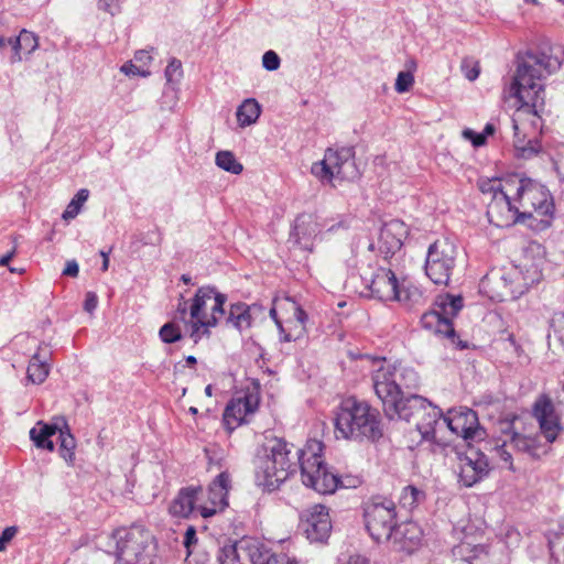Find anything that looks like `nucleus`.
<instances>
[{
  "label": "nucleus",
  "mask_w": 564,
  "mask_h": 564,
  "mask_svg": "<svg viewBox=\"0 0 564 564\" xmlns=\"http://www.w3.org/2000/svg\"><path fill=\"white\" fill-rule=\"evenodd\" d=\"M116 557L119 564H152L150 544L153 535L140 525L118 530Z\"/></svg>",
  "instance_id": "nucleus-9"
},
{
  "label": "nucleus",
  "mask_w": 564,
  "mask_h": 564,
  "mask_svg": "<svg viewBox=\"0 0 564 564\" xmlns=\"http://www.w3.org/2000/svg\"><path fill=\"white\" fill-rule=\"evenodd\" d=\"M322 230L325 228L326 232H337L339 230H346L348 228V221L346 218H340L334 224L328 225L326 221L321 224Z\"/></svg>",
  "instance_id": "nucleus-50"
},
{
  "label": "nucleus",
  "mask_w": 564,
  "mask_h": 564,
  "mask_svg": "<svg viewBox=\"0 0 564 564\" xmlns=\"http://www.w3.org/2000/svg\"><path fill=\"white\" fill-rule=\"evenodd\" d=\"M260 398L257 392H247L243 397L230 400L224 411V423L228 430L242 424L248 414L256 412Z\"/></svg>",
  "instance_id": "nucleus-23"
},
{
  "label": "nucleus",
  "mask_w": 564,
  "mask_h": 564,
  "mask_svg": "<svg viewBox=\"0 0 564 564\" xmlns=\"http://www.w3.org/2000/svg\"><path fill=\"white\" fill-rule=\"evenodd\" d=\"M307 319H308V316H307L306 312L303 308H301L300 306H295L294 319L289 322L290 324H294V326L289 327V329L284 334L282 340L289 343V341L296 340V339L301 338L306 332L305 324H306Z\"/></svg>",
  "instance_id": "nucleus-32"
},
{
  "label": "nucleus",
  "mask_w": 564,
  "mask_h": 564,
  "mask_svg": "<svg viewBox=\"0 0 564 564\" xmlns=\"http://www.w3.org/2000/svg\"><path fill=\"white\" fill-rule=\"evenodd\" d=\"M181 280H182L185 284H189V283H191V281H192L191 276H189V275H187V274H183V275H182V278H181Z\"/></svg>",
  "instance_id": "nucleus-64"
},
{
  "label": "nucleus",
  "mask_w": 564,
  "mask_h": 564,
  "mask_svg": "<svg viewBox=\"0 0 564 564\" xmlns=\"http://www.w3.org/2000/svg\"><path fill=\"white\" fill-rule=\"evenodd\" d=\"M270 316L274 319L280 333L284 335L286 333V330H285L284 326L282 325V323L278 319L275 308L270 310Z\"/></svg>",
  "instance_id": "nucleus-58"
},
{
  "label": "nucleus",
  "mask_w": 564,
  "mask_h": 564,
  "mask_svg": "<svg viewBox=\"0 0 564 564\" xmlns=\"http://www.w3.org/2000/svg\"><path fill=\"white\" fill-rule=\"evenodd\" d=\"M17 533L15 527H8L3 530L0 535V552L6 549L8 542H10Z\"/></svg>",
  "instance_id": "nucleus-52"
},
{
  "label": "nucleus",
  "mask_w": 564,
  "mask_h": 564,
  "mask_svg": "<svg viewBox=\"0 0 564 564\" xmlns=\"http://www.w3.org/2000/svg\"><path fill=\"white\" fill-rule=\"evenodd\" d=\"M231 487L230 475L220 473L208 486L207 501L198 506V512L203 518H209L223 511L228 506V492Z\"/></svg>",
  "instance_id": "nucleus-20"
},
{
  "label": "nucleus",
  "mask_w": 564,
  "mask_h": 564,
  "mask_svg": "<svg viewBox=\"0 0 564 564\" xmlns=\"http://www.w3.org/2000/svg\"><path fill=\"white\" fill-rule=\"evenodd\" d=\"M489 473V463L485 454L470 449L458 456V477L466 487H471Z\"/></svg>",
  "instance_id": "nucleus-21"
},
{
  "label": "nucleus",
  "mask_w": 564,
  "mask_h": 564,
  "mask_svg": "<svg viewBox=\"0 0 564 564\" xmlns=\"http://www.w3.org/2000/svg\"><path fill=\"white\" fill-rule=\"evenodd\" d=\"M115 0H100V7L110 12L111 14H113V12L111 11V4Z\"/></svg>",
  "instance_id": "nucleus-60"
},
{
  "label": "nucleus",
  "mask_w": 564,
  "mask_h": 564,
  "mask_svg": "<svg viewBox=\"0 0 564 564\" xmlns=\"http://www.w3.org/2000/svg\"><path fill=\"white\" fill-rule=\"evenodd\" d=\"M419 376L410 367L383 362L372 372V386L376 395L382 402L383 411L390 420L400 414L406 398L402 389L416 388Z\"/></svg>",
  "instance_id": "nucleus-2"
},
{
  "label": "nucleus",
  "mask_w": 564,
  "mask_h": 564,
  "mask_svg": "<svg viewBox=\"0 0 564 564\" xmlns=\"http://www.w3.org/2000/svg\"><path fill=\"white\" fill-rule=\"evenodd\" d=\"M462 70L465 77L468 80L473 82L479 76L480 67L478 62H475L473 59H464L462 62Z\"/></svg>",
  "instance_id": "nucleus-45"
},
{
  "label": "nucleus",
  "mask_w": 564,
  "mask_h": 564,
  "mask_svg": "<svg viewBox=\"0 0 564 564\" xmlns=\"http://www.w3.org/2000/svg\"><path fill=\"white\" fill-rule=\"evenodd\" d=\"M457 248L448 239L433 242L426 253L425 274L435 284L447 285L456 267Z\"/></svg>",
  "instance_id": "nucleus-11"
},
{
  "label": "nucleus",
  "mask_w": 564,
  "mask_h": 564,
  "mask_svg": "<svg viewBox=\"0 0 564 564\" xmlns=\"http://www.w3.org/2000/svg\"><path fill=\"white\" fill-rule=\"evenodd\" d=\"M494 132H495V127H494V124H491V123H487V124H486V127H485V129H484L482 134H485V137L487 138V135H491V134H494Z\"/></svg>",
  "instance_id": "nucleus-62"
},
{
  "label": "nucleus",
  "mask_w": 564,
  "mask_h": 564,
  "mask_svg": "<svg viewBox=\"0 0 564 564\" xmlns=\"http://www.w3.org/2000/svg\"><path fill=\"white\" fill-rule=\"evenodd\" d=\"M514 187L513 184L505 186V192L491 198L488 204L487 216L492 225L503 228L523 223L513 193Z\"/></svg>",
  "instance_id": "nucleus-15"
},
{
  "label": "nucleus",
  "mask_w": 564,
  "mask_h": 564,
  "mask_svg": "<svg viewBox=\"0 0 564 564\" xmlns=\"http://www.w3.org/2000/svg\"><path fill=\"white\" fill-rule=\"evenodd\" d=\"M79 272L78 263L75 260L66 262V267L63 270V274L72 278H76Z\"/></svg>",
  "instance_id": "nucleus-55"
},
{
  "label": "nucleus",
  "mask_w": 564,
  "mask_h": 564,
  "mask_svg": "<svg viewBox=\"0 0 564 564\" xmlns=\"http://www.w3.org/2000/svg\"><path fill=\"white\" fill-rule=\"evenodd\" d=\"M100 254H101V257L104 258V259H102L101 270H102V271H107V270H108V267H109V258H108V253H107V252H105V251H100Z\"/></svg>",
  "instance_id": "nucleus-61"
},
{
  "label": "nucleus",
  "mask_w": 564,
  "mask_h": 564,
  "mask_svg": "<svg viewBox=\"0 0 564 564\" xmlns=\"http://www.w3.org/2000/svg\"><path fill=\"white\" fill-rule=\"evenodd\" d=\"M224 553L231 564H289L292 558L288 554H271L261 542L251 538L225 547Z\"/></svg>",
  "instance_id": "nucleus-14"
},
{
  "label": "nucleus",
  "mask_w": 564,
  "mask_h": 564,
  "mask_svg": "<svg viewBox=\"0 0 564 564\" xmlns=\"http://www.w3.org/2000/svg\"><path fill=\"white\" fill-rule=\"evenodd\" d=\"M421 540V528L414 522H404L394 527L391 538L386 542L391 543L395 551L411 554L419 547Z\"/></svg>",
  "instance_id": "nucleus-26"
},
{
  "label": "nucleus",
  "mask_w": 564,
  "mask_h": 564,
  "mask_svg": "<svg viewBox=\"0 0 564 564\" xmlns=\"http://www.w3.org/2000/svg\"><path fill=\"white\" fill-rule=\"evenodd\" d=\"M281 59L274 51H267L262 56V66L267 70H276L280 67Z\"/></svg>",
  "instance_id": "nucleus-47"
},
{
  "label": "nucleus",
  "mask_w": 564,
  "mask_h": 564,
  "mask_svg": "<svg viewBox=\"0 0 564 564\" xmlns=\"http://www.w3.org/2000/svg\"><path fill=\"white\" fill-rule=\"evenodd\" d=\"M50 372V366L46 362V355H42L41 347L32 356L28 367V379L36 384L44 382Z\"/></svg>",
  "instance_id": "nucleus-30"
},
{
  "label": "nucleus",
  "mask_w": 564,
  "mask_h": 564,
  "mask_svg": "<svg viewBox=\"0 0 564 564\" xmlns=\"http://www.w3.org/2000/svg\"><path fill=\"white\" fill-rule=\"evenodd\" d=\"M463 308L460 295L441 294L436 297L434 307L421 317L422 326L435 334L446 337L454 336L452 319Z\"/></svg>",
  "instance_id": "nucleus-12"
},
{
  "label": "nucleus",
  "mask_w": 564,
  "mask_h": 564,
  "mask_svg": "<svg viewBox=\"0 0 564 564\" xmlns=\"http://www.w3.org/2000/svg\"><path fill=\"white\" fill-rule=\"evenodd\" d=\"M499 430L510 441L512 449L528 455L531 458H540L549 451L550 443H541L538 436H527L513 430V422L505 420L499 422Z\"/></svg>",
  "instance_id": "nucleus-22"
},
{
  "label": "nucleus",
  "mask_w": 564,
  "mask_h": 564,
  "mask_svg": "<svg viewBox=\"0 0 564 564\" xmlns=\"http://www.w3.org/2000/svg\"><path fill=\"white\" fill-rule=\"evenodd\" d=\"M182 75V64L178 59L172 58L165 68V77L169 83L176 82Z\"/></svg>",
  "instance_id": "nucleus-46"
},
{
  "label": "nucleus",
  "mask_w": 564,
  "mask_h": 564,
  "mask_svg": "<svg viewBox=\"0 0 564 564\" xmlns=\"http://www.w3.org/2000/svg\"><path fill=\"white\" fill-rule=\"evenodd\" d=\"M414 84V76L410 72H400L395 80V90L406 93Z\"/></svg>",
  "instance_id": "nucleus-43"
},
{
  "label": "nucleus",
  "mask_w": 564,
  "mask_h": 564,
  "mask_svg": "<svg viewBox=\"0 0 564 564\" xmlns=\"http://www.w3.org/2000/svg\"><path fill=\"white\" fill-rule=\"evenodd\" d=\"M261 112L260 105L253 98L246 99L237 109V120L240 127L254 123Z\"/></svg>",
  "instance_id": "nucleus-31"
},
{
  "label": "nucleus",
  "mask_w": 564,
  "mask_h": 564,
  "mask_svg": "<svg viewBox=\"0 0 564 564\" xmlns=\"http://www.w3.org/2000/svg\"><path fill=\"white\" fill-rule=\"evenodd\" d=\"M151 61L152 56L150 55L149 51L141 50L138 51L134 55V62L140 66H143V68H147Z\"/></svg>",
  "instance_id": "nucleus-54"
},
{
  "label": "nucleus",
  "mask_w": 564,
  "mask_h": 564,
  "mask_svg": "<svg viewBox=\"0 0 564 564\" xmlns=\"http://www.w3.org/2000/svg\"><path fill=\"white\" fill-rule=\"evenodd\" d=\"M62 427L59 430V454L66 462H72L76 447L75 437L64 419H61Z\"/></svg>",
  "instance_id": "nucleus-34"
},
{
  "label": "nucleus",
  "mask_w": 564,
  "mask_h": 564,
  "mask_svg": "<svg viewBox=\"0 0 564 564\" xmlns=\"http://www.w3.org/2000/svg\"><path fill=\"white\" fill-rule=\"evenodd\" d=\"M202 487L191 486L181 489L170 506L171 513L181 518L189 517L194 511H198V506L202 503Z\"/></svg>",
  "instance_id": "nucleus-27"
},
{
  "label": "nucleus",
  "mask_w": 564,
  "mask_h": 564,
  "mask_svg": "<svg viewBox=\"0 0 564 564\" xmlns=\"http://www.w3.org/2000/svg\"><path fill=\"white\" fill-rule=\"evenodd\" d=\"M532 414L546 443H553L561 433L562 425L552 399L546 394L539 395L533 403Z\"/></svg>",
  "instance_id": "nucleus-19"
},
{
  "label": "nucleus",
  "mask_w": 564,
  "mask_h": 564,
  "mask_svg": "<svg viewBox=\"0 0 564 564\" xmlns=\"http://www.w3.org/2000/svg\"><path fill=\"white\" fill-rule=\"evenodd\" d=\"M464 139L470 141L474 147L478 148L486 143V137L482 133H477L474 130L467 128L462 132Z\"/></svg>",
  "instance_id": "nucleus-48"
},
{
  "label": "nucleus",
  "mask_w": 564,
  "mask_h": 564,
  "mask_svg": "<svg viewBox=\"0 0 564 564\" xmlns=\"http://www.w3.org/2000/svg\"><path fill=\"white\" fill-rule=\"evenodd\" d=\"M339 564H369L368 558L362 555H350L348 558H339Z\"/></svg>",
  "instance_id": "nucleus-56"
},
{
  "label": "nucleus",
  "mask_w": 564,
  "mask_h": 564,
  "mask_svg": "<svg viewBox=\"0 0 564 564\" xmlns=\"http://www.w3.org/2000/svg\"><path fill=\"white\" fill-rule=\"evenodd\" d=\"M58 421H61V419H55L53 423L37 421L30 430V440L37 448L47 449L48 452H53L55 449L54 442L51 437L57 432L59 433L62 425L58 424Z\"/></svg>",
  "instance_id": "nucleus-28"
},
{
  "label": "nucleus",
  "mask_w": 564,
  "mask_h": 564,
  "mask_svg": "<svg viewBox=\"0 0 564 564\" xmlns=\"http://www.w3.org/2000/svg\"><path fill=\"white\" fill-rule=\"evenodd\" d=\"M444 430H449L467 442L481 440L485 436V431L479 426L477 413L468 408L449 410L444 415Z\"/></svg>",
  "instance_id": "nucleus-17"
},
{
  "label": "nucleus",
  "mask_w": 564,
  "mask_h": 564,
  "mask_svg": "<svg viewBox=\"0 0 564 564\" xmlns=\"http://www.w3.org/2000/svg\"><path fill=\"white\" fill-rule=\"evenodd\" d=\"M513 193L523 223L527 219H538L543 227L550 225L554 205L545 186L530 178L517 176Z\"/></svg>",
  "instance_id": "nucleus-7"
},
{
  "label": "nucleus",
  "mask_w": 564,
  "mask_h": 564,
  "mask_svg": "<svg viewBox=\"0 0 564 564\" xmlns=\"http://www.w3.org/2000/svg\"><path fill=\"white\" fill-rule=\"evenodd\" d=\"M159 335L162 341L166 344L176 343L182 338L181 329L174 322L164 324L161 327Z\"/></svg>",
  "instance_id": "nucleus-40"
},
{
  "label": "nucleus",
  "mask_w": 564,
  "mask_h": 564,
  "mask_svg": "<svg viewBox=\"0 0 564 564\" xmlns=\"http://www.w3.org/2000/svg\"><path fill=\"white\" fill-rule=\"evenodd\" d=\"M322 234V225L316 216L312 214H301L294 221L292 238L294 243L301 249L312 251L314 239Z\"/></svg>",
  "instance_id": "nucleus-25"
},
{
  "label": "nucleus",
  "mask_w": 564,
  "mask_h": 564,
  "mask_svg": "<svg viewBox=\"0 0 564 564\" xmlns=\"http://www.w3.org/2000/svg\"><path fill=\"white\" fill-rule=\"evenodd\" d=\"M337 437L351 440H377L381 437L379 413L366 402L354 398L341 402L335 417Z\"/></svg>",
  "instance_id": "nucleus-4"
},
{
  "label": "nucleus",
  "mask_w": 564,
  "mask_h": 564,
  "mask_svg": "<svg viewBox=\"0 0 564 564\" xmlns=\"http://www.w3.org/2000/svg\"><path fill=\"white\" fill-rule=\"evenodd\" d=\"M226 301L227 296L214 286H202L196 291L189 307L191 337L195 343L200 338L202 328L204 334L208 333L225 316Z\"/></svg>",
  "instance_id": "nucleus-5"
},
{
  "label": "nucleus",
  "mask_w": 564,
  "mask_h": 564,
  "mask_svg": "<svg viewBox=\"0 0 564 564\" xmlns=\"http://www.w3.org/2000/svg\"><path fill=\"white\" fill-rule=\"evenodd\" d=\"M176 318L183 322L185 325H189V319H187V302L184 300L183 295L181 296V302L178 303L176 310Z\"/></svg>",
  "instance_id": "nucleus-51"
},
{
  "label": "nucleus",
  "mask_w": 564,
  "mask_h": 564,
  "mask_svg": "<svg viewBox=\"0 0 564 564\" xmlns=\"http://www.w3.org/2000/svg\"><path fill=\"white\" fill-rule=\"evenodd\" d=\"M367 295L380 301H393L398 296L399 281L391 269L377 268L370 273L360 275Z\"/></svg>",
  "instance_id": "nucleus-18"
},
{
  "label": "nucleus",
  "mask_w": 564,
  "mask_h": 564,
  "mask_svg": "<svg viewBox=\"0 0 564 564\" xmlns=\"http://www.w3.org/2000/svg\"><path fill=\"white\" fill-rule=\"evenodd\" d=\"M408 236L406 225L399 219L386 223L380 229L378 239V251L384 258L394 256L401 250L404 239Z\"/></svg>",
  "instance_id": "nucleus-24"
},
{
  "label": "nucleus",
  "mask_w": 564,
  "mask_h": 564,
  "mask_svg": "<svg viewBox=\"0 0 564 564\" xmlns=\"http://www.w3.org/2000/svg\"><path fill=\"white\" fill-rule=\"evenodd\" d=\"M264 452L257 459L256 479L259 486L272 491L295 471L301 449L284 440L274 438L269 442Z\"/></svg>",
  "instance_id": "nucleus-3"
},
{
  "label": "nucleus",
  "mask_w": 564,
  "mask_h": 564,
  "mask_svg": "<svg viewBox=\"0 0 564 564\" xmlns=\"http://www.w3.org/2000/svg\"><path fill=\"white\" fill-rule=\"evenodd\" d=\"M367 531L377 542H386L397 525L395 503L390 499H373L364 511Z\"/></svg>",
  "instance_id": "nucleus-13"
},
{
  "label": "nucleus",
  "mask_w": 564,
  "mask_h": 564,
  "mask_svg": "<svg viewBox=\"0 0 564 564\" xmlns=\"http://www.w3.org/2000/svg\"><path fill=\"white\" fill-rule=\"evenodd\" d=\"M563 57L562 46H549L519 56L508 95L516 98L518 105L512 117L513 145L522 159H531L542 149L539 134L542 130L540 113L544 108L543 80L561 68Z\"/></svg>",
  "instance_id": "nucleus-1"
},
{
  "label": "nucleus",
  "mask_w": 564,
  "mask_h": 564,
  "mask_svg": "<svg viewBox=\"0 0 564 564\" xmlns=\"http://www.w3.org/2000/svg\"><path fill=\"white\" fill-rule=\"evenodd\" d=\"M197 361H196V358L194 356H188L186 358V364L189 365V366H193L195 365Z\"/></svg>",
  "instance_id": "nucleus-63"
},
{
  "label": "nucleus",
  "mask_w": 564,
  "mask_h": 564,
  "mask_svg": "<svg viewBox=\"0 0 564 564\" xmlns=\"http://www.w3.org/2000/svg\"><path fill=\"white\" fill-rule=\"evenodd\" d=\"M511 445L509 438L506 436V438L502 440L501 444H497L492 452L498 456L501 460H503L507 464V467L512 470V454L510 452Z\"/></svg>",
  "instance_id": "nucleus-41"
},
{
  "label": "nucleus",
  "mask_w": 564,
  "mask_h": 564,
  "mask_svg": "<svg viewBox=\"0 0 564 564\" xmlns=\"http://www.w3.org/2000/svg\"><path fill=\"white\" fill-rule=\"evenodd\" d=\"M311 172L321 181H355L360 172L355 162V152L350 147L338 150L327 149L324 159L312 165Z\"/></svg>",
  "instance_id": "nucleus-10"
},
{
  "label": "nucleus",
  "mask_w": 564,
  "mask_h": 564,
  "mask_svg": "<svg viewBox=\"0 0 564 564\" xmlns=\"http://www.w3.org/2000/svg\"><path fill=\"white\" fill-rule=\"evenodd\" d=\"M196 540V532H195V529L193 527H189L186 532H185V541H184V544L189 547V545L192 544V542Z\"/></svg>",
  "instance_id": "nucleus-57"
},
{
  "label": "nucleus",
  "mask_w": 564,
  "mask_h": 564,
  "mask_svg": "<svg viewBox=\"0 0 564 564\" xmlns=\"http://www.w3.org/2000/svg\"><path fill=\"white\" fill-rule=\"evenodd\" d=\"M15 254V249H12L11 251H9L7 254H4L3 257L0 258V265L2 267H6L9 264V262L11 261V259L14 257Z\"/></svg>",
  "instance_id": "nucleus-59"
},
{
  "label": "nucleus",
  "mask_w": 564,
  "mask_h": 564,
  "mask_svg": "<svg viewBox=\"0 0 564 564\" xmlns=\"http://www.w3.org/2000/svg\"><path fill=\"white\" fill-rule=\"evenodd\" d=\"M395 419L413 422L416 431L426 441H436L438 433L445 426L442 411L426 399L415 394L405 399Z\"/></svg>",
  "instance_id": "nucleus-8"
},
{
  "label": "nucleus",
  "mask_w": 564,
  "mask_h": 564,
  "mask_svg": "<svg viewBox=\"0 0 564 564\" xmlns=\"http://www.w3.org/2000/svg\"><path fill=\"white\" fill-rule=\"evenodd\" d=\"M216 164L221 170L236 175L240 174L243 170L242 164L237 161L236 156L230 151H219L216 154Z\"/></svg>",
  "instance_id": "nucleus-38"
},
{
  "label": "nucleus",
  "mask_w": 564,
  "mask_h": 564,
  "mask_svg": "<svg viewBox=\"0 0 564 564\" xmlns=\"http://www.w3.org/2000/svg\"><path fill=\"white\" fill-rule=\"evenodd\" d=\"M120 69L128 76L147 77L150 75V70L148 68H143V66H140L134 61L124 63Z\"/></svg>",
  "instance_id": "nucleus-44"
},
{
  "label": "nucleus",
  "mask_w": 564,
  "mask_h": 564,
  "mask_svg": "<svg viewBox=\"0 0 564 564\" xmlns=\"http://www.w3.org/2000/svg\"><path fill=\"white\" fill-rule=\"evenodd\" d=\"M393 301L400 302L411 308L424 302L423 293L414 285L399 284L398 296Z\"/></svg>",
  "instance_id": "nucleus-33"
},
{
  "label": "nucleus",
  "mask_w": 564,
  "mask_h": 564,
  "mask_svg": "<svg viewBox=\"0 0 564 564\" xmlns=\"http://www.w3.org/2000/svg\"><path fill=\"white\" fill-rule=\"evenodd\" d=\"M550 562L549 564H564V533H552L547 538Z\"/></svg>",
  "instance_id": "nucleus-37"
},
{
  "label": "nucleus",
  "mask_w": 564,
  "mask_h": 564,
  "mask_svg": "<svg viewBox=\"0 0 564 564\" xmlns=\"http://www.w3.org/2000/svg\"><path fill=\"white\" fill-rule=\"evenodd\" d=\"M225 322L227 326H232L240 332L248 329L252 324L251 307L245 303L231 304Z\"/></svg>",
  "instance_id": "nucleus-29"
},
{
  "label": "nucleus",
  "mask_w": 564,
  "mask_h": 564,
  "mask_svg": "<svg viewBox=\"0 0 564 564\" xmlns=\"http://www.w3.org/2000/svg\"><path fill=\"white\" fill-rule=\"evenodd\" d=\"M323 444L318 441H311L301 449L299 455V465L301 469L302 482L322 495L334 494L338 488L339 478L329 471L325 465L321 453Z\"/></svg>",
  "instance_id": "nucleus-6"
},
{
  "label": "nucleus",
  "mask_w": 564,
  "mask_h": 564,
  "mask_svg": "<svg viewBox=\"0 0 564 564\" xmlns=\"http://www.w3.org/2000/svg\"><path fill=\"white\" fill-rule=\"evenodd\" d=\"M19 35L22 48L28 55L32 54L39 47V37L33 32L22 29Z\"/></svg>",
  "instance_id": "nucleus-42"
},
{
  "label": "nucleus",
  "mask_w": 564,
  "mask_h": 564,
  "mask_svg": "<svg viewBox=\"0 0 564 564\" xmlns=\"http://www.w3.org/2000/svg\"><path fill=\"white\" fill-rule=\"evenodd\" d=\"M89 196V191L86 188H82L77 192L74 198L68 203L66 209L64 210L62 218L64 220L74 219L80 212L82 206L86 203Z\"/></svg>",
  "instance_id": "nucleus-39"
},
{
  "label": "nucleus",
  "mask_w": 564,
  "mask_h": 564,
  "mask_svg": "<svg viewBox=\"0 0 564 564\" xmlns=\"http://www.w3.org/2000/svg\"><path fill=\"white\" fill-rule=\"evenodd\" d=\"M8 44L12 46L13 54L11 56V63H19L22 61V43L20 41V35L17 37L8 39Z\"/></svg>",
  "instance_id": "nucleus-49"
},
{
  "label": "nucleus",
  "mask_w": 564,
  "mask_h": 564,
  "mask_svg": "<svg viewBox=\"0 0 564 564\" xmlns=\"http://www.w3.org/2000/svg\"><path fill=\"white\" fill-rule=\"evenodd\" d=\"M300 527L311 542H324L332 532L329 510L324 505H313L300 514Z\"/></svg>",
  "instance_id": "nucleus-16"
},
{
  "label": "nucleus",
  "mask_w": 564,
  "mask_h": 564,
  "mask_svg": "<svg viewBox=\"0 0 564 564\" xmlns=\"http://www.w3.org/2000/svg\"><path fill=\"white\" fill-rule=\"evenodd\" d=\"M425 500V492L414 486H405L403 487L400 497L399 503L402 508L413 509L419 506L421 502Z\"/></svg>",
  "instance_id": "nucleus-35"
},
{
  "label": "nucleus",
  "mask_w": 564,
  "mask_h": 564,
  "mask_svg": "<svg viewBox=\"0 0 564 564\" xmlns=\"http://www.w3.org/2000/svg\"><path fill=\"white\" fill-rule=\"evenodd\" d=\"M98 305V297L94 292H87L84 302V310L88 313H93Z\"/></svg>",
  "instance_id": "nucleus-53"
},
{
  "label": "nucleus",
  "mask_w": 564,
  "mask_h": 564,
  "mask_svg": "<svg viewBox=\"0 0 564 564\" xmlns=\"http://www.w3.org/2000/svg\"><path fill=\"white\" fill-rule=\"evenodd\" d=\"M513 184L517 185V176H510L506 180H481L479 181V189L484 194H491L492 198L498 196L499 193L505 192V186Z\"/></svg>",
  "instance_id": "nucleus-36"
}]
</instances>
